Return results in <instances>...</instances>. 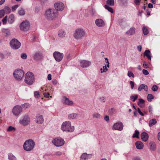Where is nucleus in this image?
<instances>
[{
	"instance_id": "a18cd8bd",
	"label": "nucleus",
	"mask_w": 160,
	"mask_h": 160,
	"mask_svg": "<svg viewBox=\"0 0 160 160\" xmlns=\"http://www.w3.org/2000/svg\"><path fill=\"white\" fill-rule=\"evenodd\" d=\"M5 12H4V10H0V18H2L4 15Z\"/></svg>"
},
{
	"instance_id": "a878e982",
	"label": "nucleus",
	"mask_w": 160,
	"mask_h": 160,
	"mask_svg": "<svg viewBox=\"0 0 160 160\" xmlns=\"http://www.w3.org/2000/svg\"><path fill=\"white\" fill-rule=\"evenodd\" d=\"M151 53L149 50H146L144 52V55L146 56L150 60H151Z\"/></svg>"
},
{
	"instance_id": "f257e3e1",
	"label": "nucleus",
	"mask_w": 160,
	"mask_h": 160,
	"mask_svg": "<svg viewBox=\"0 0 160 160\" xmlns=\"http://www.w3.org/2000/svg\"><path fill=\"white\" fill-rule=\"evenodd\" d=\"M35 145L34 142L32 139H29L25 141L23 145V148L25 151H30L33 149Z\"/></svg>"
},
{
	"instance_id": "e433bc0d",
	"label": "nucleus",
	"mask_w": 160,
	"mask_h": 160,
	"mask_svg": "<svg viewBox=\"0 0 160 160\" xmlns=\"http://www.w3.org/2000/svg\"><path fill=\"white\" fill-rule=\"evenodd\" d=\"M139 132L137 130H136L135 131L134 133L133 134L132 136V138H138V135L139 134Z\"/></svg>"
},
{
	"instance_id": "7ed1b4c3",
	"label": "nucleus",
	"mask_w": 160,
	"mask_h": 160,
	"mask_svg": "<svg viewBox=\"0 0 160 160\" xmlns=\"http://www.w3.org/2000/svg\"><path fill=\"white\" fill-rule=\"evenodd\" d=\"M32 73L30 72H28L25 74V82L28 85H32L34 81V78Z\"/></svg>"
},
{
	"instance_id": "20e7f679",
	"label": "nucleus",
	"mask_w": 160,
	"mask_h": 160,
	"mask_svg": "<svg viewBox=\"0 0 160 160\" xmlns=\"http://www.w3.org/2000/svg\"><path fill=\"white\" fill-rule=\"evenodd\" d=\"M56 11L54 10H48L46 12V17L49 20H52L56 17Z\"/></svg>"
},
{
	"instance_id": "f8f14e48",
	"label": "nucleus",
	"mask_w": 160,
	"mask_h": 160,
	"mask_svg": "<svg viewBox=\"0 0 160 160\" xmlns=\"http://www.w3.org/2000/svg\"><path fill=\"white\" fill-rule=\"evenodd\" d=\"M123 125L122 122H117L113 124L112 129L121 131L123 129Z\"/></svg>"
},
{
	"instance_id": "dca6fc26",
	"label": "nucleus",
	"mask_w": 160,
	"mask_h": 160,
	"mask_svg": "<svg viewBox=\"0 0 160 160\" xmlns=\"http://www.w3.org/2000/svg\"><path fill=\"white\" fill-rule=\"evenodd\" d=\"M80 66L82 68L89 67L91 64V62L85 60H81L80 62Z\"/></svg>"
},
{
	"instance_id": "5701e85b",
	"label": "nucleus",
	"mask_w": 160,
	"mask_h": 160,
	"mask_svg": "<svg viewBox=\"0 0 160 160\" xmlns=\"http://www.w3.org/2000/svg\"><path fill=\"white\" fill-rule=\"evenodd\" d=\"M142 89H143L145 91H148V87L146 85L142 84H141L138 88V90L139 91H141Z\"/></svg>"
},
{
	"instance_id": "4468645a",
	"label": "nucleus",
	"mask_w": 160,
	"mask_h": 160,
	"mask_svg": "<svg viewBox=\"0 0 160 160\" xmlns=\"http://www.w3.org/2000/svg\"><path fill=\"white\" fill-rule=\"evenodd\" d=\"M54 7L57 10L61 11L64 9V5L62 2H59L55 3Z\"/></svg>"
},
{
	"instance_id": "412c9836",
	"label": "nucleus",
	"mask_w": 160,
	"mask_h": 160,
	"mask_svg": "<svg viewBox=\"0 0 160 160\" xmlns=\"http://www.w3.org/2000/svg\"><path fill=\"white\" fill-rule=\"evenodd\" d=\"M43 118L42 115H37L36 116V122L38 124H42L43 122Z\"/></svg>"
},
{
	"instance_id": "e2e57ef3",
	"label": "nucleus",
	"mask_w": 160,
	"mask_h": 160,
	"mask_svg": "<svg viewBox=\"0 0 160 160\" xmlns=\"http://www.w3.org/2000/svg\"><path fill=\"white\" fill-rule=\"evenodd\" d=\"M132 160H142V159L140 157H135L133 158Z\"/></svg>"
},
{
	"instance_id": "8fccbe9b",
	"label": "nucleus",
	"mask_w": 160,
	"mask_h": 160,
	"mask_svg": "<svg viewBox=\"0 0 160 160\" xmlns=\"http://www.w3.org/2000/svg\"><path fill=\"white\" fill-rule=\"evenodd\" d=\"M18 5H16L12 7V9L13 11H14L16 10V9L18 8Z\"/></svg>"
},
{
	"instance_id": "338daca9",
	"label": "nucleus",
	"mask_w": 160,
	"mask_h": 160,
	"mask_svg": "<svg viewBox=\"0 0 160 160\" xmlns=\"http://www.w3.org/2000/svg\"><path fill=\"white\" fill-rule=\"evenodd\" d=\"M142 48V47L141 46V45H139V46H138L137 47V49L139 52H140L141 51Z\"/></svg>"
},
{
	"instance_id": "6e6d98bb",
	"label": "nucleus",
	"mask_w": 160,
	"mask_h": 160,
	"mask_svg": "<svg viewBox=\"0 0 160 160\" xmlns=\"http://www.w3.org/2000/svg\"><path fill=\"white\" fill-rule=\"evenodd\" d=\"M39 93V92L38 91H36L34 92V95L36 98H38V97Z\"/></svg>"
},
{
	"instance_id": "bb28decb",
	"label": "nucleus",
	"mask_w": 160,
	"mask_h": 160,
	"mask_svg": "<svg viewBox=\"0 0 160 160\" xmlns=\"http://www.w3.org/2000/svg\"><path fill=\"white\" fill-rule=\"evenodd\" d=\"M14 21V16L13 14H11L9 16L8 19V22L10 24H12Z\"/></svg>"
},
{
	"instance_id": "a19ab883",
	"label": "nucleus",
	"mask_w": 160,
	"mask_h": 160,
	"mask_svg": "<svg viewBox=\"0 0 160 160\" xmlns=\"http://www.w3.org/2000/svg\"><path fill=\"white\" fill-rule=\"evenodd\" d=\"M92 117L94 118H100V115L99 113L97 112H95L93 114Z\"/></svg>"
},
{
	"instance_id": "4c0bfd02",
	"label": "nucleus",
	"mask_w": 160,
	"mask_h": 160,
	"mask_svg": "<svg viewBox=\"0 0 160 160\" xmlns=\"http://www.w3.org/2000/svg\"><path fill=\"white\" fill-rule=\"evenodd\" d=\"M138 98V95H135L134 96H131L130 98L131 100H132L133 102H134Z\"/></svg>"
},
{
	"instance_id": "680f3d73",
	"label": "nucleus",
	"mask_w": 160,
	"mask_h": 160,
	"mask_svg": "<svg viewBox=\"0 0 160 160\" xmlns=\"http://www.w3.org/2000/svg\"><path fill=\"white\" fill-rule=\"evenodd\" d=\"M44 96L46 98H48L49 97V94L48 93H44L43 94Z\"/></svg>"
},
{
	"instance_id": "aec40b11",
	"label": "nucleus",
	"mask_w": 160,
	"mask_h": 160,
	"mask_svg": "<svg viewBox=\"0 0 160 160\" xmlns=\"http://www.w3.org/2000/svg\"><path fill=\"white\" fill-rule=\"evenodd\" d=\"M141 137L143 141L146 142L148 139L149 136L147 133L144 132L141 134Z\"/></svg>"
},
{
	"instance_id": "9d476101",
	"label": "nucleus",
	"mask_w": 160,
	"mask_h": 160,
	"mask_svg": "<svg viewBox=\"0 0 160 160\" xmlns=\"http://www.w3.org/2000/svg\"><path fill=\"white\" fill-rule=\"evenodd\" d=\"M53 56L56 61L59 62L62 60L64 55L59 52H55L53 53Z\"/></svg>"
},
{
	"instance_id": "1a4fd4ad",
	"label": "nucleus",
	"mask_w": 160,
	"mask_h": 160,
	"mask_svg": "<svg viewBox=\"0 0 160 160\" xmlns=\"http://www.w3.org/2000/svg\"><path fill=\"white\" fill-rule=\"evenodd\" d=\"M52 143L57 147L62 146L64 143V141L61 138H56L52 141Z\"/></svg>"
},
{
	"instance_id": "ea45409f",
	"label": "nucleus",
	"mask_w": 160,
	"mask_h": 160,
	"mask_svg": "<svg viewBox=\"0 0 160 160\" xmlns=\"http://www.w3.org/2000/svg\"><path fill=\"white\" fill-rule=\"evenodd\" d=\"M147 98L148 101L149 102H151V100L153 98V97L151 94H148Z\"/></svg>"
},
{
	"instance_id": "2f4dec72",
	"label": "nucleus",
	"mask_w": 160,
	"mask_h": 160,
	"mask_svg": "<svg viewBox=\"0 0 160 160\" xmlns=\"http://www.w3.org/2000/svg\"><path fill=\"white\" fill-rule=\"evenodd\" d=\"M9 160H17L15 156L11 153H9L8 154Z\"/></svg>"
},
{
	"instance_id": "13d9d810",
	"label": "nucleus",
	"mask_w": 160,
	"mask_h": 160,
	"mask_svg": "<svg viewBox=\"0 0 160 160\" xmlns=\"http://www.w3.org/2000/svg\"><path fill=\"white\" fill-rule=\"evenodd\" d=\"M142 72L145 75H147L149 74L148 71L144 69L142 70Z\"/></svg>"
},
{
	"instance_id": "79ce46f5",
	"label": "nucleus",
	"mask_w": 160,
	"mask_h": 160,
	"mask_svg": "<svg viewBox=\"0 0 160 160\" xmlns=\"http://www.w3.org/2000/svg\"><path fill=\"white\" fill-rule=\"evenodd\" d=\"M139 102H138V104L139 106L140 107H141V104H143L145 102L142 99L139 98L138 99Z\"/></svg>"
},
{
	"instance_id": "4be33fe9",
	"label": "nucleus",
	"mask_w": 160,
	"mask_h": 160,
	"mask_svg": "<svg viewBox=\"0 0 160 160\" xmlns=\"http://www.w3.org/2000/svg\"><path fill=\"white\" fill-rule=\"evenodd\" d=\"M135 145L136 148L138 149H142L144 146L142 142L140 141H138L135 143Z\"/></svg>"
},
{
	"instance_id": "b1692460",
	"label": "nucleus",
	"mask_w": 160,
	"mask_h": 160,
	"mask_svg": "<svg viewBox=\"0 0 160 160\" xmlns=\"http://www.w3.org/2000/svg\"><path fill=\"white\" fill-rule=\"evenodd\" d=\"M135 28L133 27H131L130 28L129 30L126 32L127 35H132L135 33Z\"/></svg>"
},
{
	"instance_id": "c9c22d12",
	"label": "nucleus",
	"mask_w": 160,
	"mask_h": 160,
	"mask_svg": "<svg viewBox=\"0 0 160 160\" xmlns=\"http://www.w3.org/2000/svg\"><path fill=\"white\" fill-rule=\"evenodd\" d=\"M142 31L143 34L145 35H146L148 33V29L145 27H143L142 28Z\"/></svg>"
},
{
	"instance_id": "f03ea898",
	"label": "nucleus",
	"mask_w": 160,
	"mask_h": 160,
	"mask_svg": "<svg viewBox=\"0 0 160 160\" xmlns=\"http://www.w3.org/2000/svg\"><path fill=\"white\" fill-rule=\"evenodd\" d=\"M61 129L63 131L66 132H72L74 129V126H72L69 121H66L63 122L61 127Z\"/></svg>"
},
{
	"instance_id": "58836bf2",
	"label": "nucleus",
	"mask_w": 160,
	"mask_h": 160,
	"mask_svg": "<svg viewBox=\"0 0 160 160\" xmlns=\"http://www.w3.org/2000/svg\"><path fill=\"white\" fill-rule=\"evenodd\" d=\"M108 112L109 114L112 115L115 113V110L114 108H112L109 110Z\"/></svg>"
},
{
	"instance_id": "7c9ffc66",
	"label": "nucleus",
	"mask_w": 160,
	"mask_h": 160,
	"mask_svg": "<svg viewBox=\"0 0 160 160\" xmlns=\"http://www.w3.org/2000/svg\"><path fill=\"white\" fill-rule=\"evenodd\" d=\"M3 10H4L5 13L8 14L10 12L11 9L8 7L7 6L5 7Z\"/></svg>"
},
{
	"instance_id": "f704fd0d",
	"label": "nucleus",
	"mask_w": 160,
	"mask_h": 160,
	"mask_svg": "<svg viewBox=\"0 0 160 160\" xmlns=\"http://www.w3.org/2000/svg\"><path fill=\"white\" fill-rule=\"evenodd\" d=\"M107 3L109 5L113 6L114 4V0H107Z\"/></svg>"
},
{
	"instance_id": "c756f323",
	"label": "nucleus",
	"mask_w": 160,
	"mask_h": 160,
	"mask_svg": "<svg viewBox=\"0 0 160 160\" xmlns=\"http://www.w3.org/2000/svg\"><path fill=\"white\" fill-rule=\"evenodd\" d=\"M89 12L92 16L96 15V14L95 9L92 8L89 10Z\"/></svg>"
},
{
	"instance_id": "3c124183",
	"label": "nucleus",
	"mask_w": 160,
	"mask_h": 160,
	"mask_svg": "<svg viewBox=\"0 0 160 160\" xmlns=\"http://www.w3.org/2000/svg\"><path fill=\"white\" fill-rule=\"evenodd\" d=\"M129 83L131 86V88L132 89L134 86V83L133 82L131 81H130Z\"/></svg>"
},
{
	"instance_id": "052dcab7",
	"label": "nucleus",
	"mask_w": 160,
	"mask_h": 160,
	"mask_svg": "<svg viewBox=\"0 0 160 160\" xmlns=\"http://www.w3.org/2000/svg\"><path fill=\"white\" fill-rule=\"evenodd\" d=\"M55 154L57 156H59L61 155L62 152L59 151H57L55 152Z\"/></svg>"
},
{
	"instance_id": "bf43d9fd",
	"label": "nucleus",
	"mask_w": 160,
	"mask_h": 160,
	"mask_svg": "<svg viewBox=\"0 0 160 160\" xmlns=\"http://www.w3.org/2000/svg\"><path fill=\"white\" fill-rule=\"evenodd\" d=\"M152 108L151 106H149L148 107L149 112L150 114H152Z\"/></svg>"
},
{
	"instance_id": "a211bd4d",
	"label": "nucleus",
	"mask_w": 160,
	"mask_h": 160,
	"mask_svg": "<svg viewBox=\"0 0 160 160\" xmlns=\"http://www.w3.org/2000/svg\"><path fill=\"white\" fill-rule=\"evenodd\" d=\"M92 157V155L91 154H88L87 153H83L80 156V160H88Z\"/></svg>"
},
{
	"instance_id": "cd10ccee",
	"label": "nucleus",
	"mask_w": 160,
	"mask_h": 160,
	"mask_svg": "<svg viewBox=\"0 0 160 160\" xmlns=\"http://www.w3.org/2000/svg\"><path fill=\"white\" fill-rule=\"evenodd\" d=\"M157 123V121L155 119L153 118L150 120L149 122V125L150 127H152L155 124Z\"/></svg>"
},
{
	"instance_id": "393cba45",
	"label": "nucleus",
	"mask_w": 160,
	"mask_h": 160,
	"mask_svg": "<svg viewBox=\"0 0 160 160\" xmlns=\"http://www.w3.org/2000/svg\"><path fill=\"white\" fill-rule=\"evenodd\" d=\"M78 118V115L76 113H72L68 116V118L69 119H76Z\"/></svg>"
},
{
	"instance_id": "39448f33",
	"label": "nucleus",
	"mask_w": 160,
	"mask_h": 160,
	"mask_svg": "<svg viewBox=\"0 0 160 160\" xmlns=\"http://www.w3.org/2000/svg\"><path fill=\"white\" fill-rule=\"evenodd\" d=\"M24 75L23 71L21 69H18L14 71L13 75L14 78L18 81L22 80Z\"/></svg>"
},
{
	"instance_id": "864d4df0",
	"label": "nucleus",
	"mask_w": 160,
	"mask_h": 160,
	"mask_svg": "<svg viewBox=\"0 0 160 160\" xmlns=\"http://www.w3.org/2000/svg\"><path fill=\"white\" fill-rule=\"evenodd\" d=\"M15 130V129L14 127H13L12 126H10L7 129V131H13V130Z\"/></svg>"
},
{
	"instance_id": "37998d69",
	"label": "nucleus",
	"mask_w": 160,
	"mask_h": 160,
	"mask_svg": "<svg viewBox=\"0 0 160 160\" xmlns=\"http://www.w3.org/2000/svg\"><path fill=\"white\" fill-rule=\"evenodd\" d=\"M4 33H5L6 35L8 36L10 35V30L8 29H4L3 30Z\"/></svg>"
},
{
	"instance_id": "f3484780",
	"label": "nucleus",
	"mask_w": 160,
	"mask_h": 160,
	"mask_svg": "<svg viewBox=\"0 0 160 160\" xmlns=\"http://www.w3.org/2000/svg\"><path fill=\"white\" fill-rule=\"evenodd\" d=\"M62 102L64 104L71 106L73 104V102L71 100L67 98L66 97H64L62 99Z\"/></svg>"
},
{
	"instance_id": "9b49d317",
	"label": "nucleus",
	"mask_w": 160,
	"mask_h": 160,
	"mask_svg": "<svg viewBox=\"0 0 160 160\" xmlns=\"http://www.w3.org/2000/svg\"><path fill=\"white\" fill-rule=\"evenodd\" d=\"M22 112V107L21 106L17 105L13 108L12 112L14 115L18 116Z\"/></svg>"
},
{
	"instance_id": "2eb2a0df",
	"label": "nucleus",
	"mask_w": 160,
	"mask_h": 160,
	"mask_svg": "<svg viewBox=\"0 0 160 160\" xmlns=\"http://www.w3.org/2000/svg\"><path fill=\"white\" fill-rule=\"evenodd\" d=\"M30 122V119L28 116H25L22 120H21L20 122L24 126L28 125Z\"/></svg>"
},
{
	"instance_id": "ddd939ff",
	"label": "nucleus",
	"mask_w": 160,
	"mask_h": 160,
	"mask_svg": "<svg viewBox=\"0 0 160 160\" xmlns=\"http://www.w3.org/2000/svg\"><path fill=\"white\" fill-rule=\"evenodd\" d=\"M43 57L42 53L39 51L36 52L33 54V58L35 60H40L43 58Z\"/></svg>"
},
{
	"instance_id": "c03bdc74",
	"label": "nucleus",
	"mask_w": 160,
	"mask_h": 160,
	"mask_svg": "<svg viewBox=\"0 0 160 160\" xmlns=\"http://www.w3.org/2000/svg\"><path fill=\"white\" fill-rule=\"evenodd\" d=\"M8 17L6 16L2 19V22L3 24H6L7 22Z\"/></svg>"
},
{
	"instance_id": "4d7b16f0",
	"label": "nucleus",
	"mask_w": 160,
	"mask_h": 160,
	"mask_svg": "<svg viewBox=\"0 0 160 160\" xmlns=\"http://www.w3.org/2000/svg\"><path fill=\"white\" fill-rule=\"evenodd\" d=\"M103 71H102V73L103 72H106L108 70V69L106 67V66H105L103 67L102 68Z\"/></svg>"
},
{
	"instance_id": "de8ad7c7",
	"label": "nucleus",
	"mask_w": 160,
	"mask_h": 160,
	"mask_svg": "<svg viewBox=\"0 0 160 160\" xmlns=\"http://www.w3.org/2000/svg\"><path fill=\"white\" fill-rule=\"evenodd\" d=\"M158 88L157 85H154L152 88V90L153 91H156L158 90Z\"/></svg>"
},
{
	"instance_id": "603ef678",
	"label": "nucleus",
	"mask_w": 160,
	"mask_h": 160,
	"mask_svg": "<svg viewBox=\"0 0 160 160\" xmlns=\"http://www.w3.org/2000/svg\"><path fill=\"white\" fill-rule=\"evenodd\" d=\"M21 57L23 59H25L27 58V55L26 53H23L21 54Z\"/></svg>"
},
{
	"instance_id": "5fc2aeb1",
	"label": "nucleus",
	"mask_w": 160,
	"mask_h": 160,
	"mask_svg": "<svg viewBox=\"0 0 160 160\" xmlns=\"http://www.w3.org/2000/svg\"><path fill=\"white\" fill-rule=\"evenodd\" d=\"M149 145L150 146L151 149L152 150H154V148H155L154 144H153L152 142H150L149 143Z\"/></svg>"
},
{
	"instance_id": "423d86ee",
	"label": "nucleus",
	"mask_w": 160,
	"mask_h": 160,
	"mask_svg": "<svg viewBox=\"0 0 160 160\" xmlns=\"http://www.w3.org/2000/svg\"><path fill=\"white\" fill-rule=\"evenodd\" d=\"M85 33V32L83 29H78L75 31L74 36L76 39H80L84 36Z\"/></svg>"
},
{
	"instance_id": "c85d7f7f",
	"label": "nucleus",
	"mask_w": 160,
	"mask_h": 160,
	"mask_svg": "<svg viewBox=\"0 0 160 160\" xmlns=\"http://www.w3.org/2000/svg\"><path fill=\"white\" fill-rule=\"evenodd\" d=\"M66 35V33L63 30H61L59 31L58 33L59 36L61 38L64 37Z\"/></svg>"
},
{
	"instance_id": "49530a36",
	"label": "nucleus",
	"mask_w": 160,
	"mask_h": 160,
	"mask_svg": "<svg viewBox=\"0 0 160 160\" xmlns=\"http://www.w3.org/2000/svg\"><path fill=\"white\" fill-rule=\"evenodd\" d=\"M128 76L129 77H132V78L134 77V76L133 73L130 71H128Z\"/></svg>"
},
{
	"instance_id": "473e14b6",
	"label": "nucleus",
	"mask_w": 160,
	"mask_h": 160,
	"mask_svg": "<svg viewBox=\"0 0 160 160\" xmlns=\"http://www.w3.org/2000/svg\"><path fill=\"white\" fill-rule=\"evenodd\" d=\"M104 7L106 9L108 10L109 12H110L111 13H113V10L112 8L111 7L108 6L107 5H105L104 6Z\"/></svg>"
},
{
	"instance_id": "774afa93",
	"label": "nucleus",
	"mask_w": 160,
	"mask_h": 160,
	"mask_svg": "<svg viewBox=\"0 0 160 160\" xmlns=\"http://www.w3.org/2000/svg\"><path fill=\"white\" fill-rule=\"evenodd\" d=\"M48 79L49 80H50L52 79V76L50 74H49L48 76Z\"/></svg>"
},
{
	"instance_id": "0e129e2a",
	"label": "nucleus",
	"mask_w": 160,
	"mask_h": 160,
	"mask_svg": "<svg viewBox=\"0 0 160 160\" xmlns=\"http://www.w3.org/2000/svg\"><path fill=\"white\" fill-rule=\"evenodd\" d=\"M148 7L149 8H153V5L151 3H149L148 5Z\"/></svg>"
},
{
	"instance_id": "69168bd1",
	"label": "nucleus",
	"mask_w": 160,
	"mask_h": 160,
	"mask_svg": "<svg viewBox=\"0 0 160 160\" xmlns=\"http://www.w3.org/2000/svg\"><path fill=\"white\" fill-rule=\"evenodd\" d=\"M140 1V0H135L134 2L136 5H139Z\"/></svg>"
},
{
	"instance_id": "6ab92c4d",
	"label": "nucleus",
	"mask_w": 160,
	"mask_h": 160,
	"mask_svg": "<svg viewBox=\"0 0 160 160\" xmlns=\"http://www.w3.org/2000/svg\"><path fill=\"white\" fill-rule=\"evenodd\" d=\"M95 22L96 25L98 27H102L105 26V23L102 19H96Z\"/></svg>"
},
{
	"instance_id": "09e8293b",
	"label": "nucleus",
	"mask_w": 160,
	"mask_h": 160,
	"mask_svg": "<svg viewBox=\"0 0 160 160\" xmlns=\"http://www.w3.org/2000/svg\"><path fill=\"white\" fill-rule=\"evenodd\" d=\"M22 107L25 109H26L29 107V105L28 104L25 103L23 105H22Z\"/></svg>"
},
{
	"instance_id": "6e6552de",
	"label": "nucleus",
	"mask_w": 160,
	"mask_h": 160,
	"mask_svg": "<svg viewBox=\"0 0 160 160\" xmlns=\"http://www.w3.org/2000/svg\"><path fill=\"white\" fill-rule=\"evenodd\" d=\"M20 29L24 31L28 30L30 28V24L29 22L25 21L22 22L20 25Z\"/></svg>"
},
{
	"instance_id": "72a5a7b5",
	"label": "nucleus",
	"mask_w": 160,
	"mask_h": 160,
	"mask_svg": "<svg viewBox=\"0 0 160 160\" xmlns=\"http://www.w3.org/2000/svg\"><path fill=\"white\" fill-rule=\"evenodd\" d=\"M18 12L19 15L21 16L24 15L25 14V11L23 8H21L18 11Z\"/></svg>"
},
{
	"instance_id": "0eeeda50",
	"label": "nucleus",
	"mask_w": 160,
	"mask_h": 160,
	"mask_svg": "<svg viewBox=\"0 0 160 160\" xmlns=\"http://www.w3.org/2000/svg\"><path fill=\"white\" fill-rule=\"evenodd\" d=\"M10 45L12 48L16 50L20 47L21 43L17 39L14 38L10 41Z\"/></svg>"
}]
</instances>
